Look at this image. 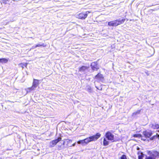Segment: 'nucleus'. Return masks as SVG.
I'll use <instances>...</instances> for the list:
<instances>
[{"instance_id": "nucleus-10", "label": "nucleus", "mask_w": 159, "mask_h": 159, "mask_svg": "<svg viewBox=\"0 0 159 159\" xmlns=\"http://www.w3.org/2000/svg\"><path fill=\"white\" fill-rule=\"evenodd\" d=\"M94 78L98 80H101L104 79V77L103 75L101 74L100 72H99L95 76Z\"/></svg>"}, {"instance_id": "nucleus-28", "label": "nucleus", "mask_w": 159, "mask_h": 159, "mask_svg": "<svg viewBox=\"0 0 159 159\" xmlns=\"http://www.w3.org/2000/svg\"><path fill=\"white\" fill-rule=\"evenodd\" d=\"M65 141H64L63 143H62V145H64L65 144Z\"/></svg>"}, {"instance_id": "nucleus-24", "label": "nucleus", "mask_w": 159, "mask_h": 159, "mask_svg": "<svg viewBox=\"0 0 159 159\" xmlns=\"http://www.w3.org/2000/svg\"><path fill=\"white\" fill-rule=\"evenodd\" d=\"M145 159H156L155 158L153 157L152 156H150L149 157H146Z\"/></svg>"}, {"instance_id": "nucleus-3", "label": "nucleus", "mask_w": 159, "mask_h": 159, "mask_svg": "<svg viewBox=\"0 0 159 159\" xmlns=\"http://www.w3.org/2000/svg\"><path fill=\"white\" fill-rule=\"evenodd\" d=\"M90 66L92 70L93 71H97L99 69L97 61H94L91 63L90 65Z\"/></svg>"}, {"instance_id": "nucleus-2", "label": "nucleus", "mask_w": 159, "mask_h": 159, "mask_svg": "<svg viewBox=\"0 0 159 159\" xmlns=\"http://www.w3.org/2000/svg\"><path fill=\"white\" fill-rule=\"evenodd\" d=\"M91 13V11H82L77 14L76 17L78 19L84 20L88 16V14Z\"/></svg>"}, {"instance_id": "nucleus-20", "label": "nucleus", "mask_w": 159, "mask_h": 159, "mask_svg": "<svg viewBox=\"0 0 159 159\" xmlns=\"http://www.w3.org/2000/svg\"><path fill=\"white\" fill-rule=\"evenodd\" d=\"M58 150H61L63 148V147L62 146V144H60V143H59L58 144Z\"/></svg>"}, {"instance_id": "nucleus-11", "label": "nucleus", "mask_w": 159, "mask_h": 159, "mask_svg": "<svg viewBox=\"0 0 159 159\" xmlns=\"http://www.w3.org/2000/svg\"><path fill=\"white\" fill-rule=\"evenodd\" d=\"M150 128L153 129H158L159 128V125L155 123H151L149 125Z\"/></svg>"}, {"instance_id": "nucleus-13", "label": "nucleus", "mask_w": 159, "mask_h": 159, "mask_svg": "<svg viewBox=\"0 0 159 159\" xmlns=\"http://www.w3.org/2000/svg\"><path fill=\"white\" fill-rule=\"evenodd\" d=\"M116 23L117 24V25L123 24L125 20V18H123L121 20L120 19L116 20Z\"/></svg>"}, {"instance_id": "nucleus-17", "label": "nucleus", "mask_w": 159, "mask_h": 159, "mask_svg": "<svg viewBox=\"0 0 159 159\" xmlns=\"http://www.w3.org/2000/svg\"><path fill=\"white\" fill-rule=\"evenodd\" d=\"M109 142L108 141L106 138H104L103 139V144L104 146H107L109 144Z\"/></svg>"}, {"instance_id": "nucleus-29", "label": "nucleus", "mask_w": 159, "mask_h": 159, "mask_svg": "<svg viewBox=\"0 0 159 159\" xmlns=\"http://www.w3.org/2000/svg\"><path fill=\"white\" fill-rule=\"evenodd\" d=\"M156 135H157V137H159V135H158L157 134Z\"/></svg>"}, {"instance_id": "nucleus-23", "label": "nucleus", "mask_w": 159, "mask_h": 159, "mask_svg": "<svg viewBox=\"0 0 159 159\" xmlns=\"http://www.w3.org/2000/svg\"><path fill=\"white\" fill-rule=\"evenodd\" d=\"M120 159H127L126 156L125 155H122L120 157Z\"/></svg>"}, {"instance_id": "nucleus-30", "label": "nucleus", "mask_w": 159, "mask_h": 159, "mask_svg": "<svg viewBox=\"0 0 159 159\" xmlns=\"http://www.w3.org/2000/svg\"><path fill=\"white\" fill-rule=\"evenodd\" d=\"M156 137V136H155V135H154V136H153V137H154V138H155V137Z\"/></svg>"}, {"instance_id": "nucleus-5", "label": "nucleus", "mask_w": 159, "mask_h": 159, "mask_svg": "<svg viewBox=\"0 0 159 159\" xmlns=\"http://www.w3.org/2000/svg\"><path fill=\"white\" fill-rule=\"evenodd\" d=\"M61 138L59 137L57 139L52 140L49 143V146L50 147H54L59 141H61Z\"/></svg>"}, {"instance_id": "nucleus-4", "label": "nucleus", "mask_w": 159, "mask_h": 159, "mask_svg": "<svg viewBox=\"0 0 159 159\" xmlns=\"http://www.w3.org/2000/svg\"><path fill=\"white\" fill-rule=\"evenodd\" d=\"M105 136L108 140L112 142L114 141V135L110 132H107Z\"/></svg>"}, {"instance_id": "nucleus-12", "label": "nucleus", "mask_w": 159, "mask_h": 159, "mask_svg": "<svg viewBox=\"0 0 159 159\" xmlns=\"http://www.w3.org/2000/svg\"><path fill=\"white\" fill-rule=\"evenodd\" d=\"M108 25L109 26H117L116 20L109 22L108 23Z\"/></svg>"}, {"instance_id": "nucleus-27", "label": "nucleus", "mask_w": 159, "mask_h": 159, "mask_svg": "<svg viewBox=\"0 0 159 159\" xmlns=\"http://www.w3.org/2000/svg\"><path fill=\"white\" fill-rule=\"evenodd\" d=\"M75 144H76V143H74V144H72V146H74L75 145Z\"/></svg>"}, {"instance_id": "nucleus-9", "label": "nucleus", "mask_w": 159, "mask_h": 159, "mask_svg": "<svg viewBox=\"0 0 159 159\" xmlns=\"http://www.w3.org/2000/svg\"><path fill=\"white\" fill-rule=\"evenodd\" d=\"M89 68V66H82L79 68V71L80 72H84L85 70H88Z\"/></svg>"}, {"instance_id": "nucleus-8", "label": "nucleus", "mask_w": 159, "mask_h": 159, "mask_svg": "<svg viewBox=\"0 0 159 159\" xmlns=\"http://www.w3.org/2000/svg\"><path fill=\"white\" fill-rule=\"evenodd\" d=\"M143 134L145 138H149L152 135V133L150 130H146L143 132Z\"/></svg>"}, {"instance_id": "nucleus-26", "label": "nucleus", "mask_w": 159, "mask_h": 159, "mask_svg": "<svg viewBox=\"0 0 159 159\" xmlns=\"http://www.w3.org/2000/svg\"><path fill=\"white\" fill-rule=\"evenodd\" d=\"M143 156L142 155H139V156L138 158L139 159H143Z\"/></svg>"}, {"instance_id": "nucleus-31", "label": "nucleus", "mask_w": 159, "mask_h": 159, "mask_svg": "<svg viewBox=\"0 0 159 159\" xmlns=\"http://www.w3.org/2000/svg\"><path fill=\"white\" fill-rule=\"evenodd\" d=\"M1 127H0V128Z\"/></svg>"}, {"instance_id": "nucleus-21", "label": "nucleus", "mask_w": 159, "mask_h": 159, "mask_svg": "<svg viewBox=\"0 0 159 159\" xmlns=\"http://www.w3.org/2000/svg\"><path fill=\"white\" fill-rule=\"evenodd\" d=\"M9 2L8 0H3L2 1V4H6L8 3V2Z\"/></svg>"}, {"instance_id": "nucleus-6", "label": "nucleus", "mask_w": 159, "mask_h": 159, "mask_svg": "<svg viewBox=\"0 0 159 159\" xmlns=\"http://www.w3.org/2000/svg\"><path fill=\"white\" fill-rule=\"evenodd\" d=\"M148 154L150 156L155 158H158L159 157V153L156 151H149Z\"/></svg>"}, {"instance_id": "nucleus-19", "label": "nucleus", "mask_w": 159, "mask_h": 159, "mask_svg": "<svg viewBox=\"0 0 159 159\" xmlns=\"http://www.w3.org/2000/svg\"><path fill=\"white\" fill-rule=\"evenodd\" d=\"M77 143L79 144H81L82 145L85 144L84 142V139L79 141L77 142Z\"/></svg>"}, {"instance_id": "nucleus-18", "label": "nucleus", "mask_w": 159, "mask_h": 159, "mask_svg": "<svg viewBox=\"0 0 159 159\" xmlns=\"http://www.w3.org/2000/svg\"><path fill=\"white\" fill-rule=\"evenodd\" d=\"M27 64H28L27 63H25V64L21 63L20 64V65L21 67H22V69H23L24 68V67H27Z\"/></svg>"}, {"instance_id": "nucleus-14", "label": "nucleus", "mask_w": 159, "mask_h": 159, "mask_svg": "<svg viewBox=\"0 0 159 159\" xmlns=\"http://www.w3.org/2000/svg\"><path fill=\"white\" fill-rule=\"evenodd\" d=\"M133 137H134L138 138H141V139L143 140L144 141H145L146 140V139L142 136L140 134H135L133 135Z\"/></svg>"}, {"instance_id": "nucleus-7", "label": "nucleus", "mask_w": 159, "mask_h": 159, "mask_svg": "<svg viewBox=\"0 0 159 159\" xmlns=\"http://www.w3.org/2000/svg\"><path fill=\"white\" fill-rule=\"evenodd\" d=\"M39 80L34 79L33 80L32 86L31 87V89H35L39 85Z\"/></svg>"}, {"instance_id": "nucleus-1", "label": "nucleus", "mask_w": 159, "mask_h": 159, "mask_svg": "<svg viewBox=\"0 0 159 159\" xmlns=\"http://www.w3.org/2000/svg\"><path fill=\"white\" fill-rule=\"evenodd\" d=\"M101 134L100 133H97L95 135L89 137L87 138L84 139L85 144H87L89 142L96 140L101 136Z\"/></svg>"}, {"instance_id": "nucleus-25", "label": "nucleus", "mask_w": 159, "mask_h": 159, "mask_svg": "<svg viewBox=\"0 0 159 159\" xmlns=\"http://www.w3.org/2000/svg\"><path fill=\"white\" fill-rule=\"evenodd\" d=\"M66 142L68 143H70L72 142V140H71L68 139H66Z\"/></svg>"}, {"instance_id": "nucleus-22", "label": "nucleus", "mask_w": 159, "mask_h": 159, "mask_svg": "<svg viewBox=\"0 0 159 159\" xmlns=\"http://www.w3.org/2000/svg\"><path fill=\"white\" fill-rule=\"evenodd\" d=\"M140 112V110H137V111H135V112H134L133 113V115H136V114H139Z\"/></svg>"}, {"instance_id": "nucleus-16", "label": "nucleus", "mask_w": 159, "mask_h": 159, "mask_svg": "<svg viewBox=\"0 0 159 159\" xmlns=\"http://www.w3.org/2000/svg\"><path fill=\"white\" fill-rule=\"evenodd\" d=\"M8 61V60L5 58H2L0 59V63H7Z\"/></svg>"}, {"instance_id": "nucleus-15", "label": "nucleus", "mask_w": 159, "mask_h": 159, "mask_svg": "<svg viewBox=\"0 0 159 159\" xmlns=\"http://www.w3.org/2000/svg\"><path fill=\"white\" fill-rule=\"evenodd\" d=\"M46 46H47V45L46 44H45L44 43H43L42 44H38L36 45L33 48H35L38 47H45Z\"/></svg>"}]
</instances>
